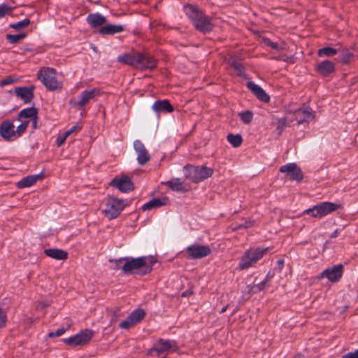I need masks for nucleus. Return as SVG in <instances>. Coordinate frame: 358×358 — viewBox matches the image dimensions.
Instances as JSON below:
<instances>
[{
    "label": "nucleus",
    "mask_w": 358,
    "mask_h": 358,
    "mask_svg": "<svg viewBox=\"0 0 358 358\" xmlns=\"http://www.w3.org/2000/svg\"><path fill=\"white\" fill-rule=\"evenodd\" d=\"M92 336L93 331L86 329L73 336L64 338L63 342L71 347L84 345L90 341Z\"/></svg>",
    "instance_id": "nucleus-9"
},
{
    "label": "nucleus",
    "mask_w": 358,
    "mask_h": 358,
    "mask_svg": "<svg viewBox=\"0 0 358 358\" xmlns=\"http://www.w3.org/2000/svg\"><path fill=\"white\" fill-rule=\"evenodd\" d=\"M44 254L56 260H65L68 258V252L62 249L48 248L45 249Z\"/></svg>",
    "instance_id": "nucleus-27"
},
{
    "label": "nucleus",
    "mask_w": 358,
    "mask_h": 358,
    "mask_svg": "<svg viewBox=\"0 0 358 358\" xmlns=\"http://www.w3.org/2000/svg\"><path fill=\"white\" fill-rule=\"evenodd\" d=\"M277 263H278V264L279 266H282V265H283V264H284V260H282V259H278V262H277Z\"/></svg>",
    "instance_id": "nucleus-57"
},
{
    "label": "nucleus",
    "mask_w": 358,
    "mask_h": 358,
    "mask_svg": "<svg viewBox=\"0 0 358 358\" xmlns=\"http://www.w3.org/2000/svg\"><path fill=\"white\" fill-rule=\"evenodd\" d=\"M288 125L287 120L286 117H282L278 120L277 121V129L280 134L285 129V127Z\"/></svg>",
    "instance_id": "nucleus-41"
},
{
    "label": "nucleus",
    "mask_w": 358,
    "mask_h": 358,
    "mask_svg": "<svg viewBox=\"0 0 358 358\" xmlns=\"http://www.w3.org/2000/svg\"><path fill=\"white\" fill-rule=\"evenodd\" d=\"M250 226H251V224H247L245 225V227H250Z\"/></svg>",
    "instance_id": "nucleus-59"
},
{
    "label": "nucleus",
    "mask_w": 358,
    "mask_h": 358,
    "mask_svg": "<svg viewBox=\"0 0 358 358\" xmlns=\"http://www.w3.org/2000/svg\"><path fill=\"white\" fill-rule=\"evenodd\" d=\"M120 316H121V313H120V310L113 311L112 316H111L110 322L111 323L116 322L118 317Z\"/></svg>",
    "instance_id": "nucleus-52"
},
{
    "label": "nucleus",
    "mask_w": 358,
    "mask_h": 358,
    "mask_svg": "<svg viewBox=\"0 0 358 358\" xmlns=\"http://www.w3.org/2000/svg\"><path fill=\"white\" fill-rule=\"evenodd\" d=\"M120 259H121V258L117 259H110L109 260L110 262L115 264V265L113 268L114 270L122 269V266L123 264L124 263V260H120Z\"/></svg>",
    "instance_id": "nucleus-46"
},
{
    "label": "nucleus",
    "mask_w": 358,
    "mask_h": 358,
    "mask_svg": "<svg viewBox=\"0 0 358 358\" xmlns=\"http://www.w3.org/2000/svg\"><path fill=\"white\" fill-rule=\"evenodd\" d=\"M134 149L137 153V162L140 165L145 164L150 156L143 143L140 140H135L133 143Z\"/></svg>",
    "instance_id": "nucleus-15"
},
{
    "label": "nucleus",
    "mask_w": 358,
    "mask_h": 358,
    "mask_svg": "<svg viewBox=\"0 0 358 358\" xmlns=\"http://www.w3.org/2000/svg\"><path fill=\"white\" fill-rule=\"evenodd\" d=\"M37 109L34 107L27 108L19 113V117L21 118H37Z\"/></svg>",
    "instance_id": "nucleus-31"
},
{
    "label": "nucleus",
    "mask_w": 358,
    "mask_h": 358,
    "mask_svg": "<svg viewBox=\"0 0 358 358\" xmlns=\"http://www.w3.org/2000/svg\"><path fill=\"white\" fill-rule=\"evenodd\" d=\"M152 109L156 114L162 113H169L174 110V108L166 99L157 100L152 106Z\"/></svg>",
    "instance_id": "nucleus-19"
},
{
    "label": "nucleus",
    "mask_w": 358,
    "mask_h": 358,
    "mask_svg": "<svg viewBox=\"0 0 358 358\" xmlns=\"http://www.w3.org/2000/svg\"><path fill=\"white\" fill-rule=\"evenodd\" d=\"M339 235V231L338 229H336L331 234V238H336Z\"/></svg>",
    "instance_id": "nucleus-54"
},
{
    "label": "nucleus",
    "mask_w": 358,
    "mask_h": 358,
    "mask_svg": "<svg viewBox=\"0 0 358 358\" xmlns=\"http://www.w3.org/2000/svg\"><path fill=\"white\" fill-rule=\"evenodd\" d=\"M268 248H251L246 250L238 264V268L244 270L250 268L263 257Z\"/></svg>",
    "instance_id": "nucleus-4"
},
{
    "label": "nucleus",
    "mask_w": 358,
    "mask_h": 358,
    "mask_svg": "<svg viewBox=\"0 0 358 358\" xmlns=\"http://www.w3.org/2000/svg\"><path fill=\"white\" fill-rule=\"evenodd\" d=\"M120 260H124L122 266V271L125 274H136L141 276L145 275L152 271L153 264L155 263L152 257L141 256L139 257H125Z\"/></svg>",
    "instance_id": "nucleus-1"
},
{
    "label": "nucleus",
    "mask_w": 358,
    "mask_h": 358,
    "mask_svg": "<svg viewBox=\"0 0 358 358\" xmlns=\"http://www.w3.org/2000/svg\"><path fill=\"white\" fill-rule=\"evenodd\" d=\"M6 313L0 308V328L4 327L6 324Z\"/></svg>",
    "instance_id": "nucleus-48"
},
{
    "label": "nucleus",
    "mask_w": 358,
    "mask_h": 358,
    "mask_svg": "<svg viewBox=\"0 0 358 358\" xmlns=\"http://www.w3.org/2000/svg\"><path fill=\"white\" fill-rule=\"evenodd\" d=\"M15 81H16L15 79L8 77V78H6L5 79L1 80L0 85L5 86V85H10V84H13V83H15Z\"/></svg>",
    "instance_id": "nucleus-50"
},
{
    "label": "nucleus",
    "mask_w": 358,
    "mask_h": 358,
    "mask_svg": "<svg viewBox=\"0 0 358 358\" xmlns=\"http://www.w3.org/2000/svg\"><path fill=\"white\" fill-rule=\"evenodd\" d=\"M86 20L90 27L94 29L101 28L107 21L106 17L98 13L89 14Z\"/></svg>",
    "instance_id": "nucleus-25"
},
{
    "label": "nucleus",
    "mask_w": 358,
    "mask_h": 358,
    "mask_svg": "<svg viewBox=\"0 0 358 358\" xmlns=\"http://www.w3.org/2000/svg\"><path fill=\"white\" fill-rule=\"evenodd\" d=\"M247 87L255 95L261 88V87H259L258 85L255 84L252 81L248 82Z\"/></svg>",
    "instance_id": "nucleus-43"
},
{
    "label": "nucleus",
    "mask_w": 358,
    "mask_h": 358,
    "mask_svg": "<svg viewBox=\"0 0 358 358\" xmlns=\"http://www.w3.org/2000/svg\"><path fill=\"white\" fill-rule=\"evenodd\" d=\"M280 172L285 173V176L291 180L300 182L303 178L301 168L295 163H289L282 166Z\"/></svg>",
    "instance_id": "nucleus-12"
},
{
    "label": "nucleus",
    "mask_w": 358,
    "mask_h": 358,
    "mask_svg": "<svg viewBox=\"0 0 358 358\" xmlns=\"http://www.w3.org/2000/svg\"><path fill=\"white\" fill-rule=\"evenodd\" d=\"M77 129V126H73L71 127L69 130L65 131L66 134H67V136H69L70 134H71L73 132H74Z\"/></svg>",
    "instance_id": "nucleus-53"
},
{
    "label": "nucleus",
    "mask_w": 358,
    "mask_h": 358,
    "mask_svg": "<svg viewBox=\"0 0 358 358\" xmlns=\"http://www.w3.org/2000/svg\"><path fill=\"white\" fill-rule=\"evenodd\" d=\"M12 8L6 3L0 5V18L3 17L6 14L10 13Z\"/></svg>",
    "instance_id": "nucleus-42"
},
{
    "label": "nucleus",
    "mask_w": 358,
    "mask_h": 358,
    "mask_svg": "<svg viewBox=\"0 0 358 358\" xmlns=\"http://www.w3.org/2000/svg\"><path fill=\"white\" fill-rule=\"evenodd\" d=\"M227 140L234 148L239 147L243 141L240 134H229L227 136Z\"/></svg>",
    "instance_id": "nucleus-33"
},
{
    "label": "nucleus",
    "mask_w": 358,
    "mask_h": 358,
    "mask_svg": "<svg viewBox=\"0 0 358 358\" xmlns=\"http://www.w3.org/2000/svg\"><path fill=\"white\" fill-rule=\"evenodd\" d=\"M342 358H358V349L354 352H348Z\"/></svg>",
    "instance_id": "nucleus-51"
},
{
    "label": "nucleus",
    "mask_w": 358,
    "mask_h": 358,
    "mask_svg": "<svg viewBox=\"0 0 358 358\" xmlns=\"http://www.w3.org/2000/svg\"><path fill=\"white\" fill-rule=\"evenodd\" d=\"M165 185H166L171 190L177 192H186L189 190V187L187 185L184 184V182L180 178H173L169 181L162 182Z\"/></svg>",
    "instance_id": "nucleus-23"
},
{
    "label": "nucleus",
    "mask_w": 358,
    "mask_h": 358,
    "mask_svg": "<svg viewBox=\"0 0 358 358\" xmlns=\"http://www.w3.org/2000/svg\"><path fill=\"white\" fill-rule=\"evenodd\" d=\"M117 61L141 69H152L157 66V60L152 56L138 52L120 55Z\"/></svg>",
    "instance_id": "nucleus-2"
},
{
    "label": "nucleus",
    "mask_w": 358,
    "mask_h": 358,
    "mask_svg": "<svg viewBox=\"0 0 358 358\" xmlns=\"http://www.w3.org/2000/svg\"><path fill=\"white\" fill-rule=\"evenodd\" d=\"M28 122H24L17 127L15 134H17L18 136H21L22 134L26 130L28 127Z\"/></svg>",
    "instance_id": "nucleus-44"
},
{
    "label": "nucleus",
    "mask_w": 358,
    "mask_h": 358,
    "mask_svg": "<svg viewBox=\"0 0 358 358\" xmlns=\"http://www.w3.org/2000/svg\"><path fill=\"white\" fill-rule=\"evenodd\" d=\"M34 87H20L15 90V94L20 97L24 103H29L34 98Z\"/></svg>",
    "instance_id": "nucleus-24"
},
{
    "label": "nucleus",
    "mask_w": 358,
    "mask_h": 358,
    "mask_svg": "<svg viewBox=\"0 0 358 358\" xmlns=\"http://www.w3.org/2000/svg\"><path fill=\"white\" fill-rule=\"evenodd\" d=\"M353 57V54L349 50H343L339 55V60L343 64H348L350 62L352 57Z\"/></svg>",
    "instance_id": "nucleus-37"
},
{
    "label": "nucleus",
    "mask_w": 358,
    "mask_h": 358,
    "mask_svg": "<svg viewBox=\"0 0 358 358\" xmlns=\"http://www.w3.org/2000/svg\"><path fill=\"white\" fill-rule=\"evenodd\" d=\"M65 331H66L65 328H63V327L59 328V329H57L55 331L49 333L48 336L50 338L60 336L63 335L65 333Z\"/></svg>",
    "instance_id": "nucleus-47"
},
{
    "label": "nucleus",
    "mask_w": 358,
    "mask_h": 358,
    "mask_svg": "<svg viewBox=\"0 0 358 358\" xmlns=\"http://www.w3.org/2000/svg\"><path fill=\"white\" fill-rule=\"evenodd\" d=\"M124 208L123 200L115 197H108L105 201V208L103 213L109 220L117 218Z\"/></svg>",
    "instance_id": "nucleus-6"
},
{
    "label": "nucleus",
    "mask_w": 358,
    "mask_h": 358,
    "mask_svg": "<svg viewBox=\"0 0 358 358\" xmlns=\"http://www.w3.org/2000/svg\"><path fill=\"white\" fill-rule=\"evenodd\" d=\"M185 176L194 182H199L208 177H210L213 173L212 169L206 166H185Z\"/></svg>",
    "instance_id": "nucleus-7"
},
{
    "label": "nucleus",
    "mask_w": 358,
    "mask_h": 358,
    "mask_svg": "<svg viewBox=\"0 0 358 358\" xmlns=\"http://www.w3.org/2000/svg\"><path fill=\"white\" fill-rule=\"evenodd\" d=\"M316 71L323 76H327L335 71V64L330 60H324L316 66Z\"/></svg>",
    "instance_id": "nucleus-26"
},
{
    "label": "nucleus",
    "mask_w": 358,
    "mask_h": 358,
    "mask_svg": "<svg viewBox=\"0 0 358 358\" xmlns=\"http://www.w3.org/2000/svg\"><path fill=\"white\" fill-rule=\"evenodd\" d=\"M230 65L234 68V69L236 71L237 76H244V68L242 64L238 61H236L234 59H231L229 61Z\"/></svg>",
    "instance_id": "nucleus-36"
},
{
    "label": "nucleus",
    "mask_w": 358,
    "mask_h": 358,
    "mask_svg": "<svg viewBox=\"0 0 358 358\" xmlns=\"http://www.w3.org/2000/svg\"><path fill=\"white\" fill-rule=\"evenodd\" d=\"M193 25L197 31L203 34L211 31L213 28L212 18L204 13L202 14V17H199L198 21H196Z\"/></svg>",
    "instance_id": "nucleus-16"
},
{
    "label": "nucleus",
    "mask_w": 358,
    "mask_h": 358,
    "mask_svg": "<svg viewBox=\"0 0 358 358\" xmlns=\"http://www.w3.org/2000/svg\"><path fill=\"white\" fill-rule=\"evenodd\" d=\"M37 76L45 87L50 91L61 89L62 87V83L57 80L56 71L53 69L43 68L38 71Z\"/></svg>",
    "instance_id": "nucleus-3"
},
{
    "label": "nucleus",
    "mask_w": 358,
    "mask_h": 358,
    "mask_svg": "<svg viewBox=\"0 0 358 358\" xmlns=\"http://www.w3.org/2000/svg\"><path fill=\"white\" fill-rule=\"evenodd\" d=\"M185 252L190 259H199L207 257L211 253L208 245L193 244L186 248Z\"/></svg>",
    "instance_id": "nucleus-11"
},
{
    "label": "nucleus",
    "mask_w": 358,
    "mask_h": 358,
    "mask_svg": "<svg viewBox=\"0 0 358 358\" xmlns=\"http://www.w3.org/2000/svg\"><path fill=\"white\" fill-rule=\"evenodd\" d=\"M14 124L9 120H6L0 124V135L6 141H10L15 136Z\"/></svg>",
    "instance_id": "nucleus-20"
},
{
    "label": "nucleus",
    "mask_w": 358,
    "mask_h": 358,
    "mask_svg": "<svg viewBox=\"0 0 358 358\" xmlns=\"http://www.w3.org/2000/svg\"><path fill=\"white\" fill-rule=\"evenodd\" d=\"M111 185L117 188L122 192H129L134 188V184L128 176H122L120 178H114Z\"/></svg>",
    "instance_id": "nucleus-17"
},
{
    "label": "nucleus",
    "mask_w": 358,
    "mask_h": 358,
    "mask_svg": "<svg viewBox=\"0 0 358 358\" xmlns=\"http://www.w3.org/2000/svg\"><path fill=\"white\" fill-rule=\"evenodd\" d=\"M43 178V174L39 173L36 175L28 176L27 177L23 178L20 180L17 184V187L22 189L25 187H29L34 185L38 180H40Z\"/></svg>",
    "instance_id": "nucleus-28"
},
{
    "label": "nucleus",
    "mask_w": 358,
    "mask_h": 358,
    "mask_svg": "<svg viewBox=\"0 0 358 358\" xmlns=\"http://www.w3.org/2000/svg\"><path fill=\"white\" fill-rule=\"evenodd\" d=\"M30 20L28 18H25L21 21H19L15 23H12L10 24V27L17 30L20 31L26 28L30 24Z\"/></svg>",
    "instance_id": "nucleus-35"
},
{
    "label": "nucleus",
    "mask_w": 358,
    "mask_h": 358,
    "mask_svg": "<svg viewBox=\"0 0 358 358\" xmlns=\"http://www.w3.org/2000/svg\"><path fill=\"white\" fill-rule=\"evenodd\" d=\"M264 43L271 47V48L274 50H279V45L277 43L272 42L269 38H264Z\"/></svg>",
    "instance_id": "nucleus-49"
},
{
    "label": "nucleus",
    "mask_w": 358,
    "mask_h": 358,
    "mask_svg": "<svg viewBox=\"0 0 358 358\" xmlns=\"http://www.w3.org/2000/svg\"><path fill=\"white\" fill-rule=\"evenodd\" d=\"M67 137V134H66L65 132L62 135H59L55 141V143L57 145V147L62 146L66 140Z\"/></svg>",
    "instance_id": "nucleus-45"
},
{
    "label": "nucleus",
    "mask_w": 358,
    "mask_h": 358,
    "mask_svg": "<svg viewBox=\"0 0 358 358\" xmlns=\"http://www.w3.org/2000/svg\"><path fill=\"white\" fill-rule=\"evenodd\" d=\"M227 308H228V305L224 306V307H223L222 308V310H220V313H224L227 310Z\"/></svg>",
    "instance_id": "nucleus-58"
},
{
    "label": "nucleus",
    "mask_w": 358,
    "mask_h": 358,
    "mask_svg": "<svg viewBox=\"0 0 358 358\" xmlns=\"http://www.w3.org/2000/svg\"><path fill=\"white\" fill-rule=\"evenodd\" d=\"M338 53V50L331 47H324L317 50V55L320 57H333Z\"/></svg>",
    "instance_id": "nucleus-32"
},
{
    "label": "nucleus",
    "mask_w": 358,
    "mask_h": 358,
    "mask_svg": "<svg viewBox=\"0 0 358 358\" xmlns=\"http://www.w3.org/2000/svg\"><path fill=\"white\" fill-rule=\"evenodd\" d=\"M339 208V205L332 202H321L305 210L303 213L309 215L313 217L322 218L335 212Z\"/></svg>",
    "instance_id": "nucleus-5"
},
{
    "label": "nucleus",
    "mask_w": 358,
    "mask_h": 358,
    "mask_svg": "<svg viewBox=\"0 0 358 358\" xmlns=\"http://www.w3.org/2000/svg\"><path fill=\"white\" fill-rule=\"evenodd\" d=\"M271 277L269 275V274H267L265 279L263 281H266V284L271 280Z\"/></svg>",
    "instance_id": "nucleus-56"
},
{
    "label": "nucleus",
    "mask_w": 358,
    "mask_h": 358,
    "mask_svg": "<svg viewBox=\"0 0 358 358\" xmlns=\"http://www.w3.org/2000/svg\"><path fill=\"white\" fill-rule=\"evenodd\" d=\"M343 273V266L341 264L334 265L330 268L324 270L319 278H327L331 282H336L340 280Z\"/></svg>",
    "instance_id": "nucleus-13"
},
{
    "label": "nucleus",
    "mask_w": 358,
    "mask_h": 358,
    "mask_svg": "<svg viewBox=\"0 0 358 358\" xmlns=\"http://www.w3.org/2000/svg\"><path fill=\"white\" fill-rule=\"evenodd\" d=\"M184 10L192 24L198 21V19L201 17L203 13L198 6L192 4L184 6Z\"/></svg>",
    "instance_id": "nucleus-21"
},
{
    "label": "nucleus",
    "mask_w": 358,
    "mask_h": 358,
    "mask_svg": "<svg viewBox=\"0 0 358 358\" xmlns=\"http://www.w3.org/2000/svg\"><path fill=\"white\" fill-rule=\"evenodd\" d=\"M101 92L99 88L95 87L91 90H87L81 92L78 101H74L73 103L71 101V103L79 110H84L85 106L91 100L94 99L96 96L101 95Z\"/></svg>",
    "instance_id": "nucleus-10"
},
{
    "label": "nucleus",
    "mask_w": 358,
    "mask_h": 358,
    "mask_svg": "<svg viewBox=\"0 0 358 358\" xmlns=\"http://www.w3.org/2000/svg\"><path fill=\"white\" fill-rule=\"evenodd\" d=\"M255 96H257V98L259 100H260L264 103H268L270 101V96H268V94L267 93H266V92L262 87L257 92Z\"/></svg>",
    "instance_id": "nucleus-39"
},
{
    "label": "nucleus",
    "mask_w": 358,
    "mask_h": 358,
    "mask_svg": "<svg viewBox=\"0 0 358 358\" xmlns=\"http://www.w3.org/2000/svg\"><path fill=\"white\" fill-rule=\"evenodd\" d=\"M240 118L245 124H250L253 118V114L251 111L247 110L240 113Z\"/></svg>",
    "instance_id": "nucleus-38"
},
{
    "label": "nucleus",
    "mask_w": 358,
    "mask_h": 358,
    "mask_svg": "<svg viewBox=\"0 0 358 358\" xmlns=\"http://www.w3.org/2000/svg\"><path fill=\"white\" fill-rule=\"evenodd\" d=\"M176 350L177 345L176 341L160 338L156 342L155 346L148 350V354L152 355L155 353L157 356H160L164 354H169Z\"/></svg>",
    "instance_id": "nucleus-8"
},
{
    "label": "nucleus",
    "mask_w": 358,
    "mask_h": 358,
    "mask_svg": "<svg viewBox=\"0 0 358 358\" xmlns=\"http://www.w3.org/2000/svg\"><path fill=\"white\" fill-rule=\"evenodd\" d=\"M145 313L143 309H136L123 321H122L119 327L122 329H128L140 322L145 317Z\"/></svg>",
    "instance_id": "nucleus-14"
},
{
    "label": "nucleus",
    "mask_w": 358,
    "mask_h": 358,
    "mask_svg": "<svg viewBox=\"0 0 358 358\" xmlns=\"http://www.w3.org/2000/svg\"><path fill=\"white\" fill-rule=\"evenodd\" d=\"M27 36L26 34L22 33L19 34H7L6 36V39L12 44H17L20 41L25 38Z\"/></svg>",
    "instance_id": "nucleus-34"
},
{
    "label": "nucleus",
    "mask_w": 358,
    "mask_h": 358,
    "mask_svg": "<svg viewBox=\"0 0 358 358\" xmlns=\"http://www.w3.org/2000/svg\"><path fill=\"white\" fill-rule=\"evenodd\" d=\"M294 118L299 124L309 122L315 118V114L309 108H299L294 111Z\"/></svg>",
    "instance_id": "nucleus-18"
},
{
    "label": "nucleus",
    "mask_w": 358,
    "mask_h": 358,
    "mask_svg": "<svg viewBox=\"0 0 358 358\" xmlns=\"http://www.w3.org/2000/svg\"><path fill=\"white\" fill-rule=\"evenodd\" d=\"M266 286V281H262L259 283L255 284L249 289L250 293H257L263 290Z\"/></svg>",
    "instance_id": "nucleus-40"
},
{
    "label": "nucleus",
    "mask_w": 358,
    "mask_h": 358,
    "mask_svg": "<svg viewBox=\"0 0 358 358\" xmlns=\"http://www.w3.org/2000/svg\"><path fill=\"white\" fill-rule=\"evenodd\" d=\"M32 120V126L34 129H36L37 127V118H33Z\"/></svg>",
    "instance_id": "nucleus-55"
},
{
    "label": "nucleus",
    "mask_w": 358,
    "mask_h": 358,
    "mask_svg": "<svg viewBox=\"0 0 358 358\" xmlns=\"http://www.w3.org/2000/svg\"><path fill=\"white\" fill-rule=\"evenodd\" d=\"M169 201L168 198H164L163 199H153L148 202L145 203L143 206V210H149L152 208H159L162 206H165Z\"/></svg>",
    "instance_id": "nucleus-30"
},
{
    "label": "nucleus",
    "mask_w": 358,
    "mask_h": 358,
    "mask_svg": "<svg viewBox=\"0 0 358 358\" xmlns=\"http://www.w3.org/2000/svg\"><path fill=\"white\" fill-rule=\"evenodd\" d=\"M124 30V27L120 24H107L101 27L99 29V33L101 35H114L119 34Z\"/></svg>",
    "instance_id": "nucleus-29"
},
{
    "label": "nucleus",
    "mask_w": 358,
    "mask_h": 358,
    "mask_svg": "<svg viewBox=\"0 0 358 358\" xmlns=\"http://www.w3.org/2000/svg\"><path fill=\"white\" fill-rule=\"evenodd\" d=\"M184 10L192 24L198 21V19L201 17L203 13L198 6L192 4L184 6Z\"/></svg>",
    "instance_id": "nucleus-22"
}]
</instances>
